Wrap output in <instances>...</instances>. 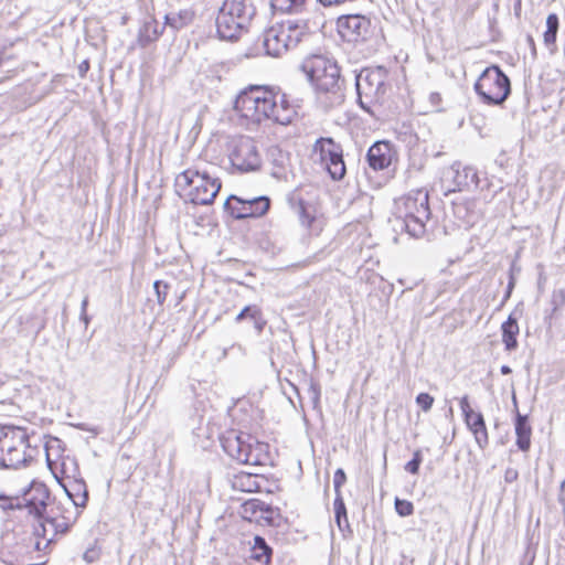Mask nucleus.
Returning a JSON list of instances; mask_svg holds the SVG:
<instances>
[{
    "label": "nucleus",
    "mask_w": 565,
    "mask_h": 565,
    "mask_svg": "<svg viewBox=\"0 0 565 565\" xmlns=\"http://www.w3.org/2000/svg\"><path fill=\"white\" fill-rule=\"evenodd\" d=\"M302 99L281 92L279 87L252 85L238 94L234 110L247 125H259L266 119L289 125L298 115Z\"/></svg>",
    "instance_id": "f257e3e1"
},
{
    "label": "nucleus",
    "mask_w": 565,
    "mask_h": 565,
    "mask_svg": "<svg viewBox=\"0 0 565 565\" xmlns=\"http://www.w3.org/2000/svg\"><path fill=\"white\" fill-rule=\"evenodd\" d=\"M300 68L313 85L317 100L326 110L343 104L344 79L341 78L335 61L323 55H312L303 60Z\"/></svg>",
    "instance_id": "f03ea898"
},
{
    "label": "nucleus",
    "mask_w": 565,
    "mask_h": 565,
    "mask_svg": "<svg viewBox=\"0 0 565 565\" xmlns=\"http://www.w3.org/2000/svg\"><path fill=\"white\" fill-rule=\"evenodd\" d=\"M220 443L227 456L239 463L266 466L271 461L269 445L249 434L231 429L221 435Z\"/></svg>",
    "instance_id": "7ed1b4c3"
},
{
    "label": "nucleus",
    "mask_w": 565,
    "mask_h": 565,
    "mask_svg": "<svg viewBox=\"0 0 565 565\" xmlns=\"http://www.w3.org/2000/svg\"><path fill=\"white\" fill-rule=\"evenodd\" d=\"M256 15L252 0H224L218 9L215 24L221 40H237L247 30Z\"/></svg>",
    "instance_id": "20e7f679"
},
{
    "label": "nucleus",
    "mask_w": 565,
    "mask_h": 565,
    "mask_svg": "<svg viewBox=\"0 0 565 565\" xmlns=\"http://www.w3.org/2000/svg\"><path fill=\"white\" fill-rule=\"evenodd\" d=\"M431 215L428 192L416 190L396 201V216L413 237H422Z\"/></svg>",
    "instance_id": "39448f33"
},
{
    "label": "nucleus",
    "mask_w": 565,
    "mask_h": 565,
    "mask_svg": "<svg viewBox=\"0 0 565 565\" xmlns=\"http://www.w3.org/2000/svg\"><path fill=\"white\" fill-rule=\"evenodd\" d=\"M388 71L384 66L364 67L355 75L359 106L367 114L373 107L383 105L388 88Z\"/></svg>",
    "instance_id": "423d86ee"
},
{
    "label": "nucleus",
    "mask_w": 565,
    "mask_h": 565,
    "mask_svg": "<svg viewBox=\"0 0 565 565\" xmlns=\"http://www.w3.org/2000/svg\"><path fill=\"white\" fill-rule=\"evenodd\" d=\"M221 185L220 179L206 171L188 169L177 178V186L184 191L186 200L195 205L211 204Z\"/></svg>",
    "instance_id": "0eeeda50"
},
{
    "label": "nucleus",
    "mask_w": 565,
    "mask_h": 565,
    "mask_svg": "<svg viewBox=\"0 0 565 565\" xmlns=\"http://www.w3.org/2000/svg\"><path fill=\"white\" fill-rule=\"evenodd\" d=\"M475 90L483 104L502 105L511 94V82L498 65L488 66L475 83Z\"/></svg>",
    "instance_id": "6e6552de"
},
{
    "label": "nucleus",
    "mask_w": 565,
    "mask_h": 565,
    "mask_svg": "<svg viewBox=\"0 0 565 565\" xmlns=\"http://www.w3.org/2000/svg\"><path fill=\"white\" fill-rule=\"evenodd\" d=\"M1 449L6 450L1 459L4 468L18 469L26 466L31 457H26L25 448L29 447V435L26 430L15 426H4L0 434Z\"/></svg>",
    "instance_id": "1a4fd4ad"
},
{
    "label": "nucleus",
    "mask_w": 565,
    "mask_h": 565,
    "mask_svg": "<svg viewBox=\"0 0 565 565\" xmlns=\"http://www.w3.org/2000/svg\"><path fill=\"white\" fill-rule=\"evenodd\" d=\"M228 159L232 167L243 173L257 171L262 166L256 142L248 136H239L232 140Z\"/></svg>",
    "instance_id": "9d476101"
},
{
    "label": "nucleus",
    "mask_w": 565,
    "mask_h": 565,
    "mask_svg": "<svg viewBox=\"0 0 565 565\" xmlns=\"http://www.w3.org/2000/svg\"><path fill=\"white\" fill-rule=\"evenodd\" d=\"M313 152L318 153L321 163L333 180H342L347 168L343 160V150L340 143L331 137H320L313 145Z\"/></svg>",
    "instance_id": "9b49d317"
},
{
    "label": "nucleus",
    "mask_w": 565,
    "mask_h": 565,
    "mask_svg": "<svg viewBox=\"0 0 565 565\" xmlns=\"http://www.w3.org/2000/svg\"><path fill=\"white\" fill-rule=\"evenodd\" d=\"M446 194L456 191H472L480 188V178L475 167L452 163L447 168L441 178Z\"/></svg>",
    "instance_id": "f8f14e48"
},
{
    "label": "nucleus",
    "mask_w": 565,
    "mask_h": 565,
    "mask_svg": "<svg viewBox=\"0 0 565 565\" xmlns=\"http://www.w3.org/2000/svg\"><path fill=\"white\" fill-rule=\"evenodd\" d=\"M281 25L285 26L288 49L296 47L305 36H308L313 30L322 28L324 22L318 13L299 15L296 19H288Z\"/></svg>",
    "instance_id": "ddd939ff"
},
{
    "label": "nucleus",
    "mask_w": 565,
    "mask_h": 565,
    "mask_svg": "<svg viewBox=\"0 0 565 565\" xmlns=\"http://www.w3.org/2000/svg\"><path fill=\"white\" fill-rule=\"evenodd\" d=\"M371 21L362 14H343L337 20V28L340 35L349 42H356L365 39Z\"/></svg>",
    "instance_id": "4468645a"
},
{
    "label": "nucleus",
    "mask_w": 565,
    "mask_h": 565,
    "mask_svg": "<svg viewBox=\"0 0 565 565\" xmlns=\"http://www.w3.org/2000/svg\"><path fill=\"white\" fill-rule=\"evenodd\" d=\"M459 405L463 415L465 423L469 430L473 434L477 445L484 449L488 446L489 437L483 415L475 412L469 404L468 396L460 398Z\"/></svg>",
    "instance_id": "2eb2a0df"
},
{
    "label": "nucleus",
    "mask_w": 565,
    "mask_h": 565,
    "mask_svg": "<svg viewBox=\"0 0 565 565\" xmlns=\"http://www.w3.org/2000/svg\"><path fill=\"white\" fill-rule=\"evenodd\" d=\"M396 159L397 152L387 140L375 141L366 152V162L374 171L388 169Z\"/></svg>",
    "instance_id": "dca6fc26"
},
{
    "label": "nucleus",
    "mask_w": 565,
    "mask_h": 565,
    "mask_svg": "<svg viewBox=\"0 0 565 565\" xmlns=\"http://www.w3.org/2000/svg\"><path fill=\"white\" fill-rule=\"evenodd\" d=\"M49 499L50 491L43 482L32 481L22 493V501L25 508L34 516H41L46 512Z\"/></svg>",
    "instance_id": "f3484780"
},
{
    "label": "nucleus",
    "mask_w": 565,
    "mask_h": 565,
    "mask_svg": "<svg viewBox=\"0 0 565 565\" xmlns=\"http://www.w3.org/2000/svg\"><path fill=\"white\" fill-rule=\"evenodd\" d=\"M262 41L265 54L269 56L277 57L289 50L285 26L281 24L267 29L262 35Z\"/></svg>",
    "instance_id": "a211bd4d"
},
{
    "label": "nucleus",
    "mask_w": 565,
    "mask_h": 565,
    "mask_svg": "<svg viewBox=\"0 0 565 565\" xmlns=\"http://www.w3.org/2000/svg\"><path fill=\"white\" fill-rule=\"evenodd\" d=\"M236 202L241 204L239 211H235L239 218L260 217L267 213L270 206V200L266 195L248 200H236Z\"/></svg>",
    "instance_id": "6ab92c4d"
},
{
    "label": "nucleus",
    "mask_w": 565,
    "mask_h": 565,
    "mask_svg": "<svg viewBox=\"0 0 565 565\" xmlns=\"http://www.w3.org/2000/svg\"><path fill=\"white\" fill-rule=\"evenodd\" d=\"M268 162L270 164V175L277 180H287L290 158L289 153L279 147H270L268 150Z\"/></svg>",
    "instance_id": "aec40b11"
},
{
    "label": "nucleus",
    "mask_w": 565,
    "mask_h": 565,
    "mask_svg": "<svg viewBox=\"0 0 565 565\" xmlns=\"http://www.w3.org/2000/svg\"><path fill=\"white\" fill-rule=\"evenodd\" d=\"M514 406H516V397H512ZM518 409V407H515ZM514 428L516 435V446L521 451H527L531 447L532 428L529 422V416L521 414L516 411L514 419Z\"/></svg>",
    "instance_id": "412c9836"
},
{
    "label": "nucleus",
    "mask_w": 565,
    "mask_h": 565,
    "mask_svg": "<svg viewBox=\"0 0 565 565\" xmlns=\"http://www.w3.org/2000/svg\"><path fill=\"white\" fill-rule=\"evenodd\" d=\"M455 217L461 222L465 227H471L479 220L480 214L475 200H463L452 204Z\"/></svg>",
    "instance_id": "4be33fe9"
},
{
    "label": "nucleus",
    "mask_w": 565,
    "mask_h": 565,
    "mask_svg": "<svg viewBox=\"0 0 565 565\" xmlns=\"http://www.w3.org/2000/svg\"><path fill=\"white\" fill-rule=\"evenodd\" d=\"M195 17V12L191 7L180 9L178 11H170L164 15V25L174 31H179L189 26Z\"/></svg>",
    "instance_id": "5701e85b"
},
{
    "label": "nucleus",
    "mask_w": 565,
    "mask_h": 565,
    "mask_svg": "<svg viewBox=\"0 0 565 565\" xmlns=\"http://www.w3.org/2000/svg\"><path fill=\"white\" fill-rule=\"evenodd\" d=\"M520 332L519 323L516 318L511 313L508 319L501 324V333H502V342L504 344L505 351H514L516 350L518 343V334Z\"/></svg>",
    "instance_id": "b1692460"
},
{
    "label": "nucleus",
    "mask_w": 565,
    "mask_h": 565,
    "mask_svg": "<svg viewBox=\"0 0 565 565\" xmlns=\"http://www.w3.org/2000/svg\"><path fill=\"white\" fill-rule=\"evenodd\" d=\"M273 548L267 544L266 540L260 535H255L250 547V559L256 561L260 565H270Z\"/></svg>",
    "instance_id": "393cba45"
},
{
    "label": "nucleus",
    "mask_w": 565,
    "mask_h": 565,
    "mask_svg": "<svg viewBox=\"0 0 565 565\" xmlns=\"http://www.w3.org/2000/svg\"><path fill=\"white\" fill-rule=\"evenodd\" d=\"M228 483L233 490L241 492H254L259 489L256 475L243 471L228 478Z\"/></svg>",
    "instance_id": "a878e982"
},
{
    "label": "nucleus",
    "mask_w": 565,
    "mask_h": 565,
    "mask_svg": "<svg viewBox=\"0 0 565 565\" xmlns=\"http://www.w3.org/2000/svg\"><path fill=\"white\" fill-rule=\"evenodd\" d=\"M67 497L77 508H85L88 501V491L83 479H75L68 486H63Z\"/></svg>",
    "instance_id": "bb28decb"
},
{
    "label": "nucleus",
    "mask_w": 565,
    "mask_h": 565,
    "mask_svg": "<svg viewBox=\"0 0 565 565\" xmlns=\"http://www.w3.org/2000/svg\"><path fill=\"white\" fill-rule=\"evenodd\" d=\"M306 0H270V6L274 11L303 15L310 12L305 8Z\"/></svg>",
    "instance_id": "cd10ccee"
},
{
    "label": "nucleus",
    "mask_w": 565,
    "mask_h": 565,
    "mask_svg": "<svg viewBox=\"0 0 565 565\" xmlns=\"http://www.w3.org/2000/svg\"><path fill=\"white\" fill-rule=\"evenodd\" d=\"M245 315H250V320L254 323V328L257 334H260L267 324V321L264 319L260 308L256 305L245 306L236 316L235 321H243L245 319Z\"/></svg>",
    "instance_id": "c85d7f7f"
},
{
    "label": "nucleus",
    "mask_w": 565,
    "mask_h": 565,
    "mask_svg": "<svg viewBox=\"0 0 565 565\" xmlns=\"http://www.w3.org/2000/svg\"><path fill=\"white\" fill-rule=\"evenodd\" d=\"M264 507V501L253 498L244 501L241 504L239 513L244 520L249 522L259 523V516L262 512V508Z\"/></svg>",
    "instance_id": "c756f323"
},
{
    "label": "nucleus",
    "mask_w": 565,
    "mask_h": 565,
    "mask_svg": "<svg viewBox=\"0 0 565 565\" xmlns=\"http://www.w3.org/2000/svg\"><path fill=\"white\" fill-rule=\"evenodd\" d=\"M162 33V29L159 30L158 22L151 20L146 22L139 31L138 42L140 46L146 47L153 41H156Z\"/></svg>",
    "instance_id": "7c9ffc66"
},
{
    "label": "nucleus",
    "mask_w": 565,
    "mask_h": 565,
    "mask_svg": "<svg viewBox=\"0 0 565 565\" xmlns=\"http://www.w3.org/2000/svg\"><path fill=\"white\" fill-rule=\"evenodd\" d=\"M295 211L299 217L301 225L309 228L316 220L313 209L310 204H308L305 200L299 199L297 205L295 206Z\"/></svg>",
    "instance_id": "2f4dec72"
},
{
    "label": "nucleus",
    "mask_w": 565,
    "mask_h": 565,
    "mask_svg": "<svg viewBox=\"0 0 565 565\" xmlns=\"http://www.w3.org/2000/svg\"><path fill=\"white\" fill-rule=\"evenodd\" d=\"M281 521V514L278 508H274L270 504L264 502L262 508L259 523L264 522L269 526H279Z\"/></svg>",
    "instance_id": "473e14b6"
},
{
    "label": "nucleus",
    "mask_w": 565,
    "mask_h": 565,
    "mask_svg": "<svg viewBox=\"0 0 565 565\" xmlns=\"http://www.w3.org/2000/svg\"><path fill=\"white\" fill-rule=\"evenodd\" d=\"M333 509H334V515H335V522L340 530H343V526H349L348 515H347V508L344 500L342 498L341 493L335 494L334 501H333Z\"/></svg>",
    "instance_id": "72a5a7b5"
},
{
    "label": "nucleus",
    "mask_w": 565,
    "mask_h": 565,
    "mask_svg": "<svg viewBox=\"0 0 565 565\" xmlns=\"http://www.w3.org/2000/svg\"><path fill=\"white\" fill-rule=\"evenodd\" d=\"M559 20L556 13H550L546 18V31L544 32V43L552 45L556 42Z\"/></svg>",
    "instance_id": "f704fd0d"
},
{
    "label": "nucleus",
    "mask_w": 565,
    "mask_h": 565,
    "mask_svg": "<svg viewBox=\"0 0 565 565\" xmlns=\"http://www.w3.org/2000/svg\"><path fill=\"white\" fill-rule=\"evenodd\" d=\"M45 520L52 530V535L46 539L45 542V547H50V545L54 542L55 535L66 533L70 529V525L66 522H58V520L53 515H46Z\"/></svg>",
    "instance_id": "c9c22d12"
},
{
    "label": "nucleus",
    "mask_w": 565,
    "mask_h": 565,
    "mask_svg": "<svg viewBox=\"0 0 565 565\" xmlns=\"http://www.w3.org/2000/svg\"><path fill=\"white\" fill-rule=\"evenodd\" d=\"M46 515H51V514L45 512L41 516H35L36 523L33 525L34 536H36L38 539H43L45 541H46V539H49L47 534L50 532L52 533V530L45 520Z\"/></svg>",
    "instance_id": "e433bc0d"
},
{
    "label": "nucleus",
    "mask_w": 565,
    "mask_h": 565,
    "mask_svg": "<svg viewBox=\"0 0 565 565\" xmlns=\"http://www.w3.org/2000/svg\"><path fill=\"white\" fill-rule=\"evenodd\" d=\"M394 505L399 516H409L414 513V505L408 500L396 498Z\"/></svg>",
    "instance_id": "4c0bfd02"
},
{
    "label": "nucleus",
    "mask_w": 565,
    "mask_h": 565,
    "mask_svg": "<svg viewBox=\"0 0 565 565\" xmlns=\"http://www.w3.org/2000/svg\"><path fill=\"white\" fill-rule=\"evenodd\" d=\"M153 289L157 297V302L162 306L167 299L170 285L163 280H156L153 282Z\"/></svg>",
    "instance_id": "58836bf2"
},
{
    "label": "nucleus",
    "mask_w": 565,
    "mask_h": 565,
    "mask_svg": "<svg viewBox=\"0 0 565 565\" xmlns=\"http://www.w3.org/2000/svg\"><path fill=\"white\" fill-rule=\"evenodd\" d=\"M422 462L423 454L420 449H417L414 451L413 458L405 465L404 469L412 475H417Z\"/></svg>",
    "instance_id": "ea45409f"
},
{
    "label": "nucleus",
    "mask_w": 565,
    "mask_h": 565,
    "mask_svg": "<svg viewBox=\"0 0 565 565\" xmlns=\"http://www.w3.org/2000/svg\"><path fill=\"white\" fill-rule=\"evenodd\" d=\"M552 313H555L565 306V290L555 289L551 297Z\"/></svg>",
    "instance_id": "a19ab883"
},
{
    "label": "nucleus",
    "mask_w": 565,
    "mask_h": 565,
    "mask_svg": "<svg viewBox=\"0 0 565 565\" xmlns=\"http://www.w3.org/2000/svg\"><path fill=\"white\" fill-rule=\"evenodd\" d=\"M308 395L313 405V408H317L320 404V396H321V387L318 382L310 380L309 387H308Z\"/></svg>",
    "instance_id": "79ce46f5"
},
{
    "label": "nucleus",
    "mask_w": 565,
    "mask_h": 565,
    "mask_svg": "<svg viewBox=\"0 0 565 565\" xmlns=\"http://www.w3.org/2000/svg\"><path fill=\"white\" fill-rule=\"evenodd\" d=\"M236 200H242V198L236 196V195H230L224 203V209L226 212H228L231 214L232 217H234L236 220H241L237 216V213L235 212L236 210L239 211V205H241L236 202Z\"/></svg>",
    "instance_id": "37998d69"
},
{
    "label": "nucleus",
    "mask_w": 565,
    "mask_h": 565,
    "mask_svg": "<svg viewBox=\"0 0 565 565\" xmlns=\"http://www.w3.org/2000/svg\"><path fill=\"white\" fill-rule=\"evenodd\" d=\"M415 401L424 412H429L434 404V397L428 393H419Z\"/></svg>",
    "instance_id": "c03bdc74"
},
{
    "label": "nucleus",
    "mask_w": 565,
    "mask_h": 565,
    "mask_svg": "<svg viewBox=\"0 0 565 565\" xmlns=\"http://www.w3.org/2000/svg\"><path fill=\"white\" fill-rule=\"evenodd\" d=\"M347 481V475L342 468H338L333 476V486L335 494L341 493V487Z\"/></svg>",
    "instance_id": "a18cd8bd"
},
{
    "label": "nucleus",
    "mask_w": 565,
    "mask_h": 565,
    "mask_svg": "<svg viewBox=\"0 0 565 565\" xmlns=\"http://www.w3.org/2000/svg\"><path fill=\"white\" fill-rule=\"evenodd\" d=\"M13 501V498L8 497L6 494H0V508L2 510H14L15 508H19L21 505L20 502L14 504Z\"/></svg>",
    "instance_id": "49530a36"
},
{
    "label": "nucleus",
    "mask_w": 565,
    "mask_h": 565,
    "mask_svg": "<svg viewBox=\"0 0 565 565\" xmlns=\"http://www.w3.org/2000/svg\"><path fill=\"white\" fill-rule=\"evenodd\" d=\"M515 282H516V278L512 275H510L509 277V281H508V286H507V290H505V294L503 296V301L502 302H505L508 299H510L511 295H512V291L515 287Z\"/></svg>",
    "instance_id": "de8ad7c7"
},
{
    "label": "nucleus",
    "mask_w": 565,
    "mask_h": 565,
    "mask_svg": "<svg viewBox=\"0 0 565 565\" xmlns=\"http://www.w3.org/2000/svg\"><path fill=\"white\" fill-rule=\"evenodd\" d=\"M518 477H519L518 470H515L513 468H508L504 472V480L508 483H512L513 481H515L518 479Z\"/></svg>",
    "instance_id": "09e8293b"
},
{
    "label": "nucleus",
    "mask_w": 565,
    "mask_h": 565,
    "mask_svg": "<svg viewBox=\"0 0 565 565\" xmlns=\"http://www.w3.org/2000/svg\"><path fill=\"white\" fill-rule=\"evenodd\" d=\"M98 552L95 548H89L84 553L83 558L87 563H93L98 558Z\"/></svg>",
    "instance_id": "8fccbe9b"
},
{
    "label": "nucleus",
    "mask_w": 565,
    "mask_h": 565,
    "mask_svg": "<svg viewBox=\"0 0 565 565\" xmlns=\"http://www.w3.org/2000/svg\"><path fill=\"white\" fill-rule=\"evenodd\" d=\"M88 70H89V62L87 60H85V61H83L78 65V74H79V76L84 77Z\"/></svg>",
    "instance_id": "3c124183"
},
{
    "label": "nucleus",
    "mask_w": 565,
    "mask_h": 565,
    "mask_svg": "<svg viewBox=\"0 0 565 565\" xmlns=\"http://www.w3.org/2000/svg\"><path fill=\"white\" fill-rule=\"evenodd\" d=\"M521 271V267L516 265L515 262H512L510 269H509V276L512 275L515 277L516 274Z\"/></svg>",
    "instance_id": "603ef678"
},
{
    "label": "nucleus",
    "mask_w": 565,
    "mask_h": 565,
    "mask_svg": "<svg viewBox=\"0 0 565 565\" xmlns=\"http://www.w3.org/2000/svg\"><path fill=\"white\" fill-rule=\"evenodd\" d=\"M526 42H527L529 46L532 49V53L535 54L536 53V49H535V42H534L533 36L529 34L526 36Z\"/></svg>",
    "instance_id": "864d4df0"
},
{
    "label": "nucleus",
    "mask_w": 565,
    "mask_h": 565,
    "mask_svg": "<svg viewBox=\"0 0 565 565\" xmlns=\"http://www.w3.org/2000/svg\"><path fill=\"white\" fill-rule=\"evenodd\" d=\"M521 3H522V0H514L513 9H514V13H515L516 17H520Z\"/></svg>",
    "instance_id": "5fc2aeb1"
},
{
    "label": "nucleus",
    "mask_w": 565,
    "mask_h": 565,
    "mask_svg": "<svg viewBox=\"0 0 565 565\" xmlns=\"http://www.w3.org/2000/svg\"><path fill=\"white\" fill-rule=\"evenodd\" d=\"M500 372L502 375H509L512 373V369L509 365H502Z\"/></svg>",
    "instance_id": "6e6d98bb"
},
{
    "label": "nucleus",
    "mask_w": 565,
    "mask_h": 565,
    "mask_svg": "<svg viewBox=\"0 0 565 565\" xmlns=\"http://www.w3.org/2000/svg\"><path fill=\"white\" fill-rule=\"evenodd\" d=\"M79 428L83 429V430H87L89 433H93L95 435H97L99 433L98 428H96V427L88 428L85 425H81Z\"/></svg>",
    "instance_id": "4d7b16f0"
},
{
    "label": "nucleus",
    "mask_w": 565,
    "mask_h": 565,
    "mask_svg": "<svg viewBox=\"0 0 565 565\" xmlns=\"http://www.w3.org/2000/svg\"><path fill=\"white\" fill-rule=\"evenodd\" d=\"M88 306V297L86 296L81 303V312H85Z\"/></svg>",
    "instance_id": "13d9d810"
},
{
    "label": "nucleus",
    "mask_w": 565,
    "mask_h": 565,
    "mask_svg": "<svg viewBox=\"0 0 565 565\" xmlns=\"http://www.w3.org/2000/svg\"><path fill=\"white\" fill-rule=\"evenodd\" d=\"M34 548L36 551H45L47 547H45V544L42 545V542L41 541H36L35 544H34Z\"/></svg>",
    "instance_id": "bf43d9fd"
},
{
    "label": "nucleus",
    "mask_w": 565,
    "mask_h": 565,
    "mask_svg": "<svg viewBox=\"0 0 565 565\" xmlns=\"http://www.w3.org/2000/svg\"><path fill=\"white\" fill-rule=\"evenodd\" d=\"M81 320L87 326L89 323V317L87 316L86 311L81 312Z\"/></svg>",
    "instance_id": "052dcab7"
},
{
    "label": "nucleus",
    "mask_w": 565,
    "mask_h": 565,
    "mask_svg": "<svg viewBox=\"0 0 565 565\" xmlns=\"http://www.w3.org/2000/svg\"><path fill=\"white\" fill-rule=\"evenodd\" d=\"M561 490H562V491H565V480H563V481L561 482Z\"/></svg>",
    "instance_id": "680f3d73"
},
{
    "label": "nucleus",
    "mask_w": 565,
    "mask_h": 565,
    "mask_svg": "<svg viewBox=\"0 0 565 565\" xmlns=\"http://www.w3.org/2000/svg\"><path fill=\"white\" fill-rule=\"evenodd\" d=\"M6 384V381L0 380V387H2Z\"/></svg>",
    "instance_id": "e2e57ef3"
},
{
    "label": "nucleus",
    "mask_w": 565,
    "mask_h": 565,
    "mask_svg": "<svg viewBox=\"0 0 565 565\" xmlns=\"http://www.w3.org/2000/svg\"><path fill=\"white\" fill-rule=\"evenodd\" d=\"M76 499L82 500V493L77 495Z\"/></svg>",
    "instance_id": "0e129e2a"
}]
</instances>
